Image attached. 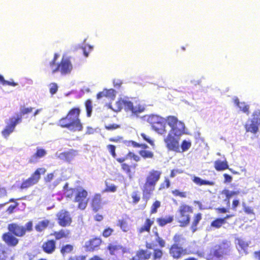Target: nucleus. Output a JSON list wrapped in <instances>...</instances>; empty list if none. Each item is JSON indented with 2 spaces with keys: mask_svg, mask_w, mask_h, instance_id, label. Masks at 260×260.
Returning <instances> with one entry per match:
<instances>
[{
  "mask_svg": "<svg viewBox=\"0 0 260 260\" xmlns=\"http://www.w3.org/2000/svg\"><path fill=\"white\" fill-rule=\"evenodd\" d=\"M79 108L72 109L66 117L60 119L58 125L73 132L81 131L83 126L79 118Z\"/></svg>",
  "mask_w": 260,
  "mask_h": 260,
  "instance_id": "1",
  "label": "nucleus"
},
{
  "mask_svg": "<svg viewBox=\"0 0 260 260\" xmlns=\"http://www.w3.org/2000/svg\"><path fill=\"white\" fill-rule=\"evenodd\" d=\"M109 107L115 112L120 111L123 108L126 112H130L132 115H137L145 110V107L143 105L137 103L134 105L128 98H121L115 103L114 106L110 105Z\"/></svg>",
  "mask_w": 260,
  "mask_h": 260,
  "instance_id": "2",
  "label": "nucleus"
},
{
  "mask_svg": "<svg viewBox=\"0 0 260 260\" xmlns=\"http://www.w3.org/2000/svg\"><path fill=\"white\" fill-rule=\"evenodd\" d=\"M59 55L55 53L53 59L49 62V68L52 74L59 71L62 75H69L73 70V67L70 58L63 56L59 64H56L55 62Z\"/></svg>",
  "mask_w": 260,
  "mask_h": 260,
  "instance_id": "3",
  "label": "nucleus"
},
{
  "mask_svg": "<svg viewBox=\"0 0 260 260\" xmlns=\"http://www.w3.org/2000/svg\"><path fill=\"white\" fill-rule=\"evenodd\" d=\"M161 172L158 171L152 170L146 178V183L143 187V193L145 196L149 195L154 189L157 182L159 180Z\"/></svg>",
  "mask_w": 260,
  "mask_h": 260,
  "instance_id": "4",
  "label": "nucleus"
},
{
  "mask_svg": "<svg viewBox=\"0 0 260 260\" xmlns=\"http://www.w3.org/2000/svg\"><path fill=\"white\" fill-rule=\"evenodd\" d=\"M167 122L171 127L169 133L174 134L175 137H180L184 134L185 124L181 121H179L177 117L174 116H168Z\"/></svg>",
  "mask_w": 260,
  "mask_h": 260,
  "instance_id": "5",
  "label": "nucleus"
},
{
  "mask_svg": "<svg viewBox=\"0 0 260 260\" xmlns=\"http://www.w3.org/2000/svg\"><path fill=\"white\" fill-rule=\"evenodd\" d=\"M21 122V116L16 114L9 119V122H7V125L4 129L2 132L3 136L7 139L9 135L14 131L17 124Z\"/></svg>",
  "mask_w": 260,
  "mask_h": 260,
  "instance_id": "6",
  "label": "nucleus"
},
{
  "mask_svg": "<svg viewBox=\"0 0 260 260\" xmlns=\"http://www.w3.org/2000/svg\"><path fill=\"white\" fill-rule=\"evenodd\" d=\"M45 172L46 170L44 168L38 169L30 177L23 181L21 189H26L37 184L40 178L41 174H45Z\"/></svg>",
  "mask_w": 260,
  "mask_h": 260,
  "instance_id": "7",
  "label": "nucleus"
},
{
  "mask_svg": "<svg viewBox=\"0 0 260 260\" xmlns=\"http://www.w3.org/2000/svg\"><path fill=\"white\" fill-rule=\"evenodd\" d=\"M192 212L191 207L188 205H182L180 206L178 219L179 222L182 224V226H185L189 223L190 220L189 214Z\"/></svg>",
  "mask_w": 260,
  "mask_h": 260,
  "instance_id": "8",
  "label": "nucleus"
},
{
  "mask_svg": "<svg viewBox=\"0 0 260 260\" xmlns=\"http://www.w3.org/2000/svg\"><path fill=\"white\" fill-rule=\"evenodd\" d=\"M87 192L82 189H79L77 190L75 195V202L78 203V208L84 210L87 206L88 199L87 197Z\"/></svg>",
  "mask_w": 260,
  "mask_h": 260,
  "instance_id": "9",
  "label": "nucleus"
},
{
  "mask_svg": "<svg viewBox=\"0 0 260 260\" xmlns=\"http://www.w3.org/2000/svg\"><path fill=\"white\" fill-rule=\"evenodd\" d=\"M180 137H175L174 134L169 133L164 138V142L167 148L170 150L177 151L179 149Z\"/></svg>",
  "mask_w": 260,
  "mask_h": 260,
  "instance_id": "10",
  "label": "nucleus"
},
{
  "mask_svg": "<svg viewBox=\"0 0 260 260\" xmlns=\"http://www.w3.org/2000/svg\"><path fill=\"white\" fill-rule=\"evenodd\" d=\"M8 229L11 233L17 237H23L26 233L25 227L15 223L8 224Z\"/></svg>",
  "mask_w": 260,
  "mask_h": 260,
  "instance_id": "11",
  "label": "nucleus"
},
{
  "mask_svg": "<svg viewBox=\"0 0 260 260\" xmlns=\"http://www.w3.org/2000/svg\"><path fill=\"white\" fill-rule=\"evenodd\" d=\"M58 219L59 224L62 226H66L70 225L72 221V219L69 213L62 210L59 212L57 215Z\"/></svg>",
  "mask_w": 260,
  "mask_h": 260,
  "instance_id": "12",
  "label": "nucleus"
},
{
  "mask_svg": "<svg viewBox=\"0 0 260 260\" xmlns=\"http://www.w3.org/2000/svg\"><path fill=\"white\" fill-rule=\"evenodd\" d=\"M78 155V152L76 150L71 149L68 151L56 153V156L61 160L70 162Z\"/></svg>",
  "mask_w": 260,
  "mask_h": 260,
  "instance_id": "13",
  "label": "nucleus"
},
{
  "mask_svg": "<svg viewBox=\"0 0 260 260\" xmlns=\"http://www.w3.org/2000/svg\"><path fill=\"white\" fill-rule=\"evenodd\" d=\"M2 239L9 246L15 247L19 242V240L10 232L4 233L2 236Z\"/></svg>",
  "mask_w": 260,
  "mask_h": 260,
  "instance_id": "14",
  "label": "nucleus"
},
{
  "mask_svg": "<svg viewBox=\"0 0 260 260\" xmlns=\"http://www.w3.org/2000/svg\"><path fill=\"white\" fill-rule=\"evenodd\" d=\"M186 253V250L183 249L182 247L179 246L177 244L173 245L170 249V254L174 258H179Z\"/></svg>",
  "mask_w": 260,
  "mask_h": 260,
  "instance_id": "15",
  "label": "nucleus"
},
{
  "mask_svg": "<svg viewBox=\"0 0 260 260\" xmlns=\"http://www.w3.org/2000/svg\"><path fill=\"white\" fill-rule=\"evenodd\" d=\"M229 244L228 243H223L220 245L216 247V249L214 251V255L219 257L223 254H227L229 251Z\"/></svg>",
  "mask_w": 260,
  "mask_h": 260,
  "instance_id": "16",
  "label": "nucleus"
},
{
  "mask_svg": "<svg viewBox=\"0 0 260 260\" xmlns=\"http://www.w3.org/2000/svg\"><path fill=\"white\" fill-rule=\"evenodd\" d=\"M101 240L99 238H94L85 242L84 247L87 251H93L100 246Z\"/></svg>",
  "mask_w": 260,
  "mask_h": 260,
  "instance_id": "17",
  "label": "nucleus"
},
{
  "mask_svg": "<svg viewBox=\"0 0 260 260\" xmlns=\"http://www.w3.org/2000/svg\"><path fill=\"white\" fill-rule=\"evenodd\" d=\"M42 248L46 253L48 254L52 253L56 248V242L53 240H48L43 244Z\"/></svg>",
  "mask_w": 260,
  "mask_h": 260,
  "instance_id": "18",
  "label": "nucleus"
},
{
  "mask_svg": "<svg viewBox=\"0 0 260 260\" xmlns=\"http://www.w3.org/2000/svg\"><path fill=\"white\" fill-rule=\"evenodd\" d=\"M47 152L45 149L37 148L36 153L30 157L29 162L30 163H36L40 158L45 156Z\"/></svg>",
  "mask_w": 260,
  "mask_h": 260,
  "instance_id": "19",
  "label": "nucleus"
},
{
  "mask_svg": "<svg viewBox=\"0 0 260 260\" xmlns=\"http://www.w3.org/2000/svg\"><path fill=\"white\" fill-rule=\"evenodd\" d=\"M91 206L93 210L98 211L103 206L101 196L100 194H95L92 200Z\"/></svg>",
  "mask_w": 260,
  "mask_h": 260,
  "instance_id": "20",
  "label": "nucleus"
},
{
  "mask_svg": "<svg viewBox=\"0 0 260 260\" xmlns=\"http://www.w3.org/2000/svg\"><path fill=\"white\" fill-rule=\"evenodd\" d=\"M235 243L239 252H242L243 251V252H246L249 245V243L247 242L241 238H236Z\"/></svg>",
  "mask_w": 260,
  "mask_h": 260,
  "instance_id": "21",
  "label": "nucleus"
},
{
  "mask_svg": "<svg viewBox=\"0 0 260 260\" xmlns=\"http://www.w3.org/2000/svg\"><path fill=\"white\" fill-rule=\"evenodd\" d=\"M147 121L151 124L153 128L154 124L161 121H167V118H165L157 115H151L148 117Z\"/></svg>",
  "mask_w": 260,
  "mask_h": 260,
  "instance_id": "22",
  "label": "nucleus"
},
{
  "mask_svg": "<svg viewBox=\"0 0 260 260\" xmlns=\"http://www.w3.org/2000/svg\"><path fill=\"white\" fill-rule=\"evenodd\" d=\"M166 123H167V121H161L160 122L154 124L152 128L158 134H165L167 133V130L166 129Z\"/></svg>",
  "mask_w": 260,
  "mask_h": 260,
  "instance_id": "23",
  "label": "nucleus"
},
{
  "mask_svg": "<svg viewBox=\"0 0 260 260\" xmlns=\"http://www.w3.org/2000/svg\"><path fill=\"white\" fill-rule=\"evenodd\" d=\"M234 103L242 111L247 115L249 114V106L248 105H246L244 102H240L237 98L234 99Z\"/></svg>",
  "mask_w": 260,
  "mask_h": 260,
  "instance_id": "24",
  "label": "nucleus"
},
{
  "mask_svg": "<svg viewBox=\"0 0 260 260\" xmlns=\"http://www.w3.org/2000/svg\"><path fill=\"white\" fill-rule=\"evenodd\" d=\"M214 167L217 171H222L228 169L229 166L226 160L224 161L217 160L214 162Z\"/></svg>",
  "mask_w": 260,
  "mask_h": 260,
  "instance_id": "25",
  "label": "nucleus"
},
{
  "mask_svg": "<svg viewBox=\"0 0 260 260\" xmlns=\"http://www.w3.org/2000/svg\"><path fill=\"white\" fill-rule=\"evenodd\" d=\"M258 123L250 121V123H247L245 125L246 131L255 134L258 129Z\"/></svg>",
  "mask_w": 260,
  "mask_h": 260,
  "instance_id": "26",
  "label": "nucleus"
},
{
  "mask_svg": "<svg viewBox=\"0 0 260 260\" xmlns=\"http://www.w3.org/2000/svg\"><path fill=\"white\" fill-rule=\"evenodd\" d=\"M49 223V221L47 219L40 221L35 226V229L38 232H42L48 226Z\"/></svg>",
  "mask_w": 260,
  "mask_h": 260,
  "instance_id": "27",
  "label": "nucleus"
},
{
  "mask_svg": "<svg viewBox=\"0 0 260 260\" xmlns=\"http://www.w3.org/2000/svg\"><path fill=\"white\" fill-rule=\"evenodd\" d=\"M151 253L147 250H141L137 253L136 255L139 256V257L142 260L148 259L150 257Z\"/></svg>",
  "mask_w": 260,
  "mask_h": 260,
  "instance_id": "28",
  "label": "nucleus"
},
{
  "mask_svg": "<svg viewBox=\"0 0 260 260\" xmlns=\"http://www.w3.org/2000/svg\"><path fill=\"white\" fill-rule=\"evenodd\" d=\"M173 220V216H166L164 218H158L157 219V222L159 224V225L163 226L167 224V223H171Z\"/></svg>",
  "mask_w": 260,
  "mask_h": 260,
  "instance_id": "29",
  "label": "nucleus"
},
{
  "mask_svg": "<svg viewBox=\"0 0 260 260\" xmlns=\"http://www.w3.org/2000/svg\"><path fill=\"white\" fill-rule=\"evenodd\" d=\"M193 181L197 184H198L200 185H214L213 182L204 180L198 177H194Z\"/></svg>",
  "mask_w": 260,
  "mask_h": 260,
  "instance_id": "30",
  "label": "nucleus"
},
{
  "mask_svg": "<svg viewBox=\"0 0 260 260\" xmlns=\"http://www.w3.org/2000/svg\"><path fill=\"white\" fill-rule=\"evenodd\" d=\"M57 240L66 237L69 235L68 231L61 230L59 232H55L53 234Z\"/></svg>",
  "mask_w": 260,
  "mask_h": 260,
  "instance_id": "31",
  "label": "nucleus"
},
{
  "mask_svg": "<svg viewBox=\"0 0 260 260\" xmlns=\"http://www.w3.org/2000/svg\"><path fill=\"white\" fill-rule=\"evenodd\" d=\"M152 224V222L150 219H147L146 220L144 225L140 229V230H139L140 233H142L144 232V231H147V232L149 231Z\"/></svg>",
  "mask_w": 260,
  "mask_h": 260,
  "instance_id": "32",
  "label": "nucleus"
},
{
  "mask_svg": "<svg viewBox=\"0 0 260 260\" xmlns=\"http://www.w3.org/2000/svg\"><path fill=\"white\" fill-rule=\"evenodd\" d=\"M201 218H202V217H201V214H198L195 216L194 218L193 219V221L192 222V225L191 227V230L193 232H194L197 230L196 227H197L198 223L199 222V221L201 220Z\"/></svg>",
  "mask_w": 260,
  "mask_h": 260,
  "instance_id": "33",
  "label": "nucleus"
},
{
  "mask_svg": "<svg viewBox=\"0 0 260 260\" xmlns=\"http://www.w3.org/2000/svg\"><path fill=\"white\" fill-rule=\"evenodd\" d=\"M224 223H225V219L218 218L212 222L211 225L212 226L219 228Z\"/></svg>",
  "mask_w": 260,
  "mask_h": 260,
  "instance_id": "34",
  "label": "nucleus"
},
{
  "mask_svg": "<svg viewBox=\"0 0 260 260\" xmlns=\"http://www.w3.org/2000/svg\"><path fill=\"white\" fill-rule=\"evenodd\" d=\"M82 49L83 51L84 55L87 57L88 56L89 53L92 50L93 46L84 44L82 46Z\"/></svg>",
  "mask_w": 260,
  "mask_h": 260,
  "instance_id": "35",
  "label": "nucleus"
},
{
  "mask_svg": "<svg viewBox=\"0 0 260 260\" xmlns=\"http://www.w3.org/2000/svg\"><path fill=\"white\" fill-rule=\"evenodd\" d=\"M139 153L141 156L145 158H152L153 156V153L151 151L148 150H141Z\"/></svg>",
  "mask_w": 260,
  "mask_h": 260,
  "instance_id": "36",
  "label": "nucleus"
},
{
  "mask_svg": "<svg viewBox=\"0 0 260 260\" xmlns=\"http://www.w3.org/2000/svg\"><path fill=\"white\" fill-rule=\"evenodd\" d=\"M85 107L86 109L87 116L90 117L91 116L92 110V102L90 100H88L86 102Z\"/></svg>",
  "mask_w": 260,
  "mask_h": 260,
  "instance_id": "37",
  "label": "nucleus"
},
{
  "mask_svg": "<svg viewBox=\"0 0 260 260\" xmlns=\"http://www.w3.org/2000/svg\"><path fill=\"white\" fill-rule=\"evenodd\" d=\"M239 193V191H230L228 189H224L222 191V194L225 196L226 197L232 198L235 195H237Z\"/></svg>",
  "mask_w": 260,
  "mask_h": 260,
  "instance_id": "38",
  "label": "nucleus"
},
{
  "mask_svg": "<svg viewBox=\"0 0 260 260\" xmlns=\"http://www.w3.org/2000/svg\"><path fill=\"white\" fill-rule=\"evenodd\" d=\"M73 250V246L71 245L68 244L62 247L61 249V252L62 254H64L71 252Z\"/></svg>",
  "mask_w": 260,
  "mask_h": 260,
  "instance_id": "39",
  "label": "nucleus"
},
{
  "mask_svg": "<svg viewBox=\"0 0 260 260\" xmlns=\"http://www.w3.org/2000/svg\"><path fill=\"white\" fill-rule=\"evenodd\" d=\"M252 117V119L251 121L259 124L260 123V112L258 111L254 112Z\"/></svg>",
  "mask_w": 260,
  "mask_h": 260,
  "instance_id": "40",
  "label": "nucleus"
},
{
  "mask_svg": "<svg viewBox=\"0 0 260 260\" xmlns=\"http://www.w3.org/2000/svg\"><path fill=\"white\" fill-rule=\"evenodd\" d=\"M162 255V252L161 250L155 249L154 250L153 257L154 260H160Z\"/></svg>",
  "mask_w": 260,
  "mask_h": 260,
  "instance_id": "41",
  "label": "nucleus"
},
{
  "mask_svg": "<svg viewBox=\"0 0 260 260\" xmlns=\"http://www.w3.org/2000/svg\"><path fill=\"white\" fill-rule=\"evenodd\" d=\"M155 240L158 243L159 246L161 247H164L165 246V241L160 237H159L157 232H155Z\"/></svg>",
  "mask_w": 260,
  "mask_h": 260,
  "instance_id": "42",
  "label": "nucleus"
},
{
  "mask_svg": "<svg viewBox=\"0 0 260 260\" xmlns=\"http://www.w3.org/2000/svg\"><path fill=\"white\" fill-rule=\"evenodd\" d=\"M121 248V247L120 245L114 244H110L108 246V249L109 250L111 254H114L115 251L120 249Z\"/></svg>",
  "mask_w": 260,
  "mask_h": 260,
  "instance_id": "43",
  "label": "nucleus"
},
{
  "mask_svg": "<svg viewBox=\"0 0 260 260\" xmlns=\"http://www.w3.org/2000/svg\"><path fill=\"white\" fill-rule=\"evenodd\" d=\"M58 90V86L55 83H52L49 85V91L51 94H54Z\"/></svg>",
  "mask_w": 260,
  "mask_h": 260,
  "instance_id": "44",
  "label": "nucleus"
},
{
  "mask_svg": "<svg viewBox=\"0 0 260 260\" xmlns=\"http://www.w3.org/2000/svg\"><path fill=\"white\" fill-rule=\"evenodd\" d=\"M105 92H106V97L110 99H114L115 96L116 92L113 89L109 90L105 89Z\"/></svg>",
  "mask_w": 260,
  "mask_h": 260,
  "instance_id": "45",
  "label": "nucleus"
},
{
  "mask_svg": "<svg viewBox=\"0 0 260 260\" xmlns=\"http://www.w3.org/2000/svg\"><path fill=\"white\" fill-rule=\"evenodd\" d=\"M191 146V142L186 140H184L181 144V148L183 151L187 150Z\"/></svg>",
  "mask_w": 260,
  "mask_h": 260,
  "instance_id": "46",
  "label": "nucleus"
},
{
  "mask_svg": "<svg viewBox=\"0 0 260 260\" xmlns=\"http://www.w3.org/2000/svg\"><path fill=\"white\" fill-rule=\"evenodd\" d=\"M160 202L156 201H155L151 207V213H155L157 212V209L160 207Z\"/></svg>",
  "mask_w": 260,
  "mask_h": 260,
  "instance_id": "47",
  "label": "nucleus"
},
{
  "mask_svg": "<svg viewBox=\"0 0 260 260\" xmlns=\"http://www.w3.org/2000/svg\"><path fill=\"white\" fill-rule=\"evenodd\" d=\"M33 109L34 108H31V107H29V108L23 107V108H21L20 109L21 114H18L22 116V115H24L25 114H28V113H29L31 112L32 110H33Z\"/></svg>",
  "mask_w": 260,
  "mask_h": 260,
  "instance_id": "48",
  "label": "nucleus"
},
{
  "mask_svg": "<svg viewBox=\"0 0 260 260\" xmlns=\"http://www.w3.org/2000/svg\"><path fill=\"white\" fill-rule=\"evenodd\" d=\"M172 193L175 196H179L181 198H185L186 197V194L185 192H181L177 189L173 190Z\"/></svg>",
  "mask_w": 260,
  "mask_h": 260,
  "instance_id": "49",
  "label": "nucleus"
},
{
  "mask_svg": "<svg viewBox=\"0 0 260 260\" xmlns=\"http://www.w3.org/2000/svg\"><path fill=\"white\" fill-rule=\"evenodd\" d=\"M129 143H131L132 145L135 147H141L143 149H146L148 147L147 145L145 144H140L134 141H131Z\"/></svg>",
  "mask_w": 260,
  "mask_h": 260,
  "instance_id": "50",
  "label": "nucleus"
},
{
  "mask_svg": "<svg viewBox=\"0 0 260 260\" xmlns=\"http://www.w3.org/2000/svg\"><path fill=\"white\" fill-rule=\"evenodd\" d=\"M119 224L121 229L124 232H127L128 230V227L125 221L122 220L119 221Z\"/></svg>",
  "mask_w": 260,
  "mask_h": 260,
  "instance_id": "51",
  "label": "nucleus"
},
{
  "mask_svg": "<svg viewBox=\"0 0 260 260\" xmlns=\"http://www.w3.org/2000/svg\"><path fill=\"white\" fill-rule=\"evenodd\" d=\"M116 190V187L113 184H106V188L105 191H111V192H115Z\"/></svg>",
  "mask_w": 260,
  "mask_h": 260,
  "instance_id": "52",
  "label": "nucleus"
},
{
  "mask_svg": "<svg viewBox=\"0 0 260 260\" xmlns=\"http://www.w3.org/2000/svg\"><path fill=\"white\" fill-rule=\"evenodd\" d=\"M107 147L113 157L115 158L116 155L115 153V147L114 145H109Z\"/></svg>",
  "mask_w": 260,
  "mask_h": 260,
  "instance_id": "53",
  "label": "nucleus"
},
{
  "mask_svg": "<svg viewBox=\"0 0 260 260\" xmlns=\"http://www.w3.org/2000/svg\"><path fill=\"white\" fill-rule=\"evenodd\" d=\"M55 173H56V172L55 171L53 173H50V174H48V175L46 177H45V181L46 182H50L54 177V176H55L54 174Z\"/></svg>",
  "mask_w": 260,
  "mask_h": 260,
  "instance_id": "54",
  "label": "nucleus"
},
{
  "mask_svg": "<svg viewBox=\"0 0 260 260\" xmlns=\"http://www.w3.org/2000/svg\"><path fill=\"white\" fill-rule=\"evenodd\" d=\"M7 196V191L5 187H0V198H3Z\"/></svg>",
  "mask_w": 260,
  "mask_h": 260,
  "instance_id": "55",
  "label": "nucleus"
},
{
  "mask_svg": "<svg viewBox=\"0 0 260 260\" xmlns=\"http://www.w3.org/2000/svg\"><path fill=\"white\" fill-rule=\"evenodd\" d=\"M142 137L147 142H148L150 144L153 145V142L152 141L146 134H141Z\"/></svg>",
  "mask_w": 260,
  "mask_h": 260,
  "instance_id": "56",
  "label": "nucleus"
},
{
  "mask_svg": "<svg viewBox=\"0 0 260 260\" xmlns=\"http://www.w3.org/2000/svg\"><path fill=\"white\" fill-rule=\"evenodd\" d=\"M26 229V232H30L32 230V222L31 221L28 222L24 226Z\"/></svg>",
  "mask_w": 260,
  "mask_h": 260,
  "instance_id": "57",
  "label": "nucleus"
},
{
  "mask_svg": "<svg viewBox=\"0 0 260 260\" xmlns=\"http://www.w3.org/2000/svg\"><path fill=\"white\" fill-rule=\"evenodd\" d=\"M18 204L17 203H15V205H10L7 209V212L9 213V214L12 213L13 212L14 210L18 206Z\"/></svg>",
  "mask_w": 260,
  "mask_h": 260,
  "instance_id": "58",
  "label": "nucleus"
},
{
  "mask_svg": "<svg viewBox=\"0 0 260 260\" xmlns=\"http://www.w3.org/2000/svg\"><path fill=\"white\" fill-rule=\"evenodd\" d=\"M112 232V230L109 228V229H106L103 232V234L104 237H108L111 234Z\"/></svg>",
  "mask_w": 260,
  "mask_h": 260,
  "instance_id": "59",
  "label": "nucleus"
},
{
  "mask_svg": "<svg viewBox=\"0 0 260 260\" xmlns=\"http://www.w3.org/2000/svg\"><path fill=\"white\" fill-rule=\"evenodd\" d=\"M119 127V126L116 124H110L109 125L106 126V129L108 130H113Z\"/></svg>",
  "mask_w": 260,
  "mask_h": 260,
  "instance_id": "60",
  "label": "nucleus"
},
{
  "mask_svg": "<svg viewBox=\"0 0 260 260\" xmlns=\"http://www.w3.org/2000/svg\"><path fill=\"white\" fill-rule=\"evenodd\" d=\"M3 85H11L13 86H16V85H18V84L13 81L11 82V81H8L5 80V81H4Z\"/></svg>",
  "mask_w": 260,
  "mask_h": 260,
  "instance_id": "61",
  "label": "nucleus"
},
{
  "mask_svg": "<svg viewBox=\"0 0 260 260\" xmlns=\"http://www.w3.org/2000/svg\"><path fill=\"white\" fill-rule=\"evenodd\" d=\"M122 169L127 173H129L130 172L129 167L125 164H122Z\"/></svg>",
  "mask_w": 260,
  "mask_h": 260,
  "instance_id": "62",
  "label": "nucleus"
},
{
  "mask_svg": "<svg viewBox=\"0 0 260 260\" xmlns=\"http://www.w3.org/2000/svg\"><path fill=\"white\" fill-rule=\"evenodd\" d=\"M106 96V92H105V90H104L103 91L99 92L97 94V99H100Z\"/></svg>",
  "mask_w": 260,
  "mask_h": 260,
  "instance_id": "63",
  "label": "nucleus"
},
{
  "mask_svg": "<svg viewBox=\"0 0 260 260\" xmlns=\"http://www.w3.org/2000/svg\"><path fill=\"white\" fill-rule=\"evenodd\" d=\"M224 177L225 182H230L232 181V177L231 176H230L226 174H224Z\"/></svg>",
  "mask_w": 260,
  "mask_h": 260,
  "instance_id": "64",
  "label": "nucleus"
}]
</instances>
